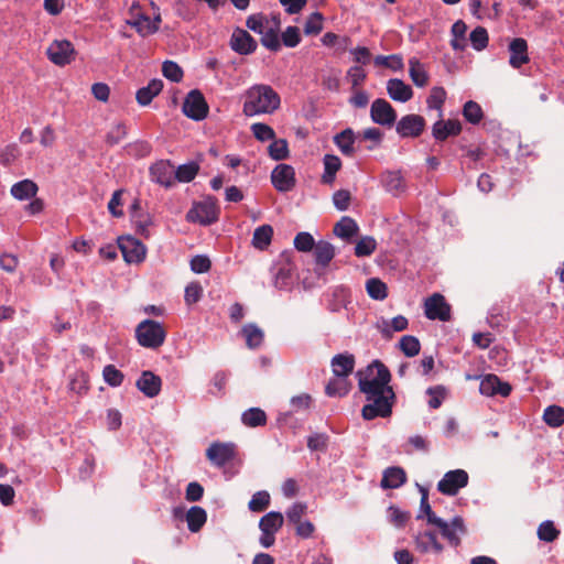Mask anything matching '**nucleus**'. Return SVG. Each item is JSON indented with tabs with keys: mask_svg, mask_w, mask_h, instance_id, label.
<instances>
[{
	"mask_svg": "<svg viewBox=\"0 0 564 564\" xmlns=\"http://www.w3.org/2000/svg\"><path fill=\"white\" fill-rule=\"evenodd\" d=\"M366 289L368 295L373 300L382 301L388 296V288L381 280L372 278L367 281Z\"/></svg>",
	"mask_w": 564,
	"mask_h": 564,
	"instance_id": "de8ad7c7",
	"label": "nucleus"
},
{
	"mask_svg": "<svg viewBox=\"0 0 564 564\" xmlns=\"http://www.w3.org/2000/svg\"><path fill=\"white\" fill-rule=\"evenodd\" d=\"M47 56L55 65L64 66L75 58L73 44L67 40H55L47 47Z\"/></svg>",
	"mask_w": 564,
	"mask_h": 564,
	"instance_id": "ddd939ff",
	"label": "nucleus"
},
{
	"mask_svg": "<svg viewBox=\"0 0 564 564\" xmlns=\"http://www.w3.org/2000/svg\"><path fill=\"white\" fill-rule=\"evenodd\" d=\"M307 512V505L304 502H294L285 512L288 522L295 524L302 521Z\"/></svg>",
	"mask_w": 564,
	"mask_h": 564,
	"instance_id": "e2e57ef3",
	"label": "nucleus"
},
{
	"mask_svg": "<svg viewBox=\"0 0 564 564\" xmlns=\"http://www.w3.org/2000/svg\"><path fill=\"white\" fill-rule=\"evenodd\" d=\"M183 113L195 121L205 119L209 111V106L199 89L191 90L182 105Z\"/></svg>",
	"mask_w": 564,
	"mask_h": 564,
	"instance_id": "0eeeda50",
	"label": "nucleus"
},
{
	"mask_svg": "<svg viewBox=\"0 0 564 564\" xmlns=\"http://www.w3.org/2000/svg\"><path fill=\"white\" fill-rule=\"evenodd\" d=\"M279 32H280V30L268 25L263 30V33L260 34L261 35V39H260L261 44L265 48H268L272 52H278L281 48Z\"/></svg>",
	"mask_w": 564,
	"mask_h": 564,
	"instance_id": "79ce46f5",
	"label": "nucleus"
},
{
	"mask_svg": "<svg viewBox=\"0 0 564 564\" xmlns=\"http://www.w3.org/2000/svg\"><path fill=\"white\" fill-rule=\"evenodd\" d=\"M328 436L325 433H315L307 437V447L312 452H326Z\"/></svg>",
	"mask_w": 564,
	"mask_h": 564,
	"instance_id": "69168bd1",
	"label": "nucleus"
},
{
	"mask_svg": "<svg viewBox=\"0 0 564 564\" xmlns=\"http://www.w3.org/2000/svg\"><path fill=\"white\" fill-rule=\"evenodd\" d=\"M399 347L406 357H414L419 355L421 349L419 339L411 335L402 336L399 341Z\"/></svg>",
	"mask_w": 564,
	"mask_h": 564,
	"instance_id": "09e8293b",
	"label": "nucleus"
},
{
	"mask_svg": "<svg viewBox=\"0 0 564 564\" xmlns=\"http://www.w3.org/2000/svg\"><path fill=\"white\" fill-rule=\"evenodd\" d=\"M462 132V123L456 119H440L432 127V135L436 141L443 142L449 137H456Z\"/></svg>",
	"mask_w": 564,
	"mask_h": 564,
	"instance_id": "aec40b11",
	"label": "nucleus"
},
{
	"mask_svg": "<svg viewBox=\"0 0 564 564\" xmlns=\"http://www.w3.org/2000/svg\"><path fill=\"white\" fill-rule=\"evenodd\" d=\"M425 126L426 121L422 116L410 113L397 122L395 130L402 138H417L423 133Z\"/></svg>",
	"mask_w": 564,
	"mask_h": 564,
	"instance_id": "9b49d317",
	"label": "nucleus"
},
{
	"mask_svg": "<svg viewBox=\"0 0 564 564\" xmlns=\"http://www.w3.org/2000/svg\"><path fill=\"white\" fill-rule=\"evenodd\" d=\"M446 100V91L443 87L435 86L431 89L430 95L426 99V105L430 109H436L440 111L442 117V107Z\"/></svg>",
	"mask_w": 564,
	"mask_h": 564,
	"instance_id": "a18cd8bd",
	"label": "nucleus"
},
{
	"mask_svg": "<svg viewBox=\"0 0 564 564\" xmlns=\"http://www.w3.org/2000/svg\"><path fill=\"white\" fill-rule=\"evenodd\" d=\"M104 380L111 387H119L124 379V375L113 365H107L102 370Z\"/></svg>",
	"mask_w": 564,
	"mask_h": 564,
	"instance_id": "052dcab7",
	"label": "nucleus"
},
{
	"mask_svg": "<svg viewBox=\"0 0 564 564\" xmlns=\"http://www.w3.org/2000/svg\"><path fill=\"white\" fill-rule=\"evenodd\" d=\"M358 230L359 228L357 223L348 216L341 217L340 220L337 221L333 228L334 235L346 240H349L350 238L356 236L358 234Z\"/></svg>",
	"mask_w": 564,
	"mask_h": 564,
	"instance_id": "7c9ffc66",
	"label": "nucleus"
},
{
	"mask_svg": "<svg viewBox=\"0 0 564 564\" xmlns=\"http://www.w3.org/2000/svg\"><path fill=\"white\" fill-rule=\"evenodd\" d=\"M284 523V517L279 511H270L259 521L261 535L259 542L261 546L269 549L275 542V534L281 530Z\"/></svg>",
	"mask_w": 564,
	"mask_h": 564,
	"instance_id": "423d86ee",
	"label": "nucleus"
},
{
	"mask_svg": "<svg viewBox=\"0 0 564 564\" xmlns=\"http://www.w3.org/2000/svg\"><path fill=\"white\" fill-rule=\"evenodd\" d=\"M207 521V513L205 509L198 506H193L186 512V522L188 530L193 533L198 532Z\"/></svg>",
	"mask_w": 564,
	"mask_h": 564,
	"instance_id": "2f4dec72",
	"label": "nucleus"
},
{
	"mask_svg": "<svg viewBox=\"0 0 564 564\" xmlns=\"http://www.w3.org/2000/svg\"><path fill=\"white\" fill-rule=\"evenodd\" d=\"M424 314L429 319L448 322L451 319V305L444 295L434 293L424 302Z\"/></svg>",
	"mask_w": 564,
	"mask_h": 564,
	"instance_id": "1a4fd4ad",
	"label": "nucleus"
},
{
	"mask_svg": "<svg viewBox=\"0 0 564 564\" xmlns=\"http://www.w3.org/2000/svg\"><path fill=\"white\" fill-rule=\"evenodd\" d=\"M415 543L416 549L422 553H426L430 550H434L436 553L443 551V545L437 541L435 532L432 531H426L419 534L416 536Z\"/></svg>",
	"mask_w": 564,
	"mask_h": 564,
	"instance_id": "473e14b6",
	"label": "nucleus"
},
{
	"mask_svg": "<svg viewBox=\"0 0 564 564\" xmlns=\"http://www.w3.org/2000/svg\"><path fill=\"white\" fill-rule=\"evenodd\" d=\"M463 116L468 122L477 124L481 121L484 112L476 101L469 100L463 107Z\"/></svg>",
	"mask_w": 564,
	"mask_h": 564,
	"instance_id": "8fccbe9b",
	"label": "nucleus"
},
{
	"mask_svg": "<svg viewBox=\"0 0 564 564\" xmlns=\"http://www.w3.org/2000/svg\"><path fill=\"white\" fill-rule=\"evenodd\" d=\"M375 65L391 68L393 70H400L403 68V59L398 54L389 56L378 55L375 57Z\"/></svg>",
	"mask_w": 564,
	"mask_h": 564,
	"instance_id": "5fc2aeb1",
	"label": "nucleus"
},
{
	"mask_svg": "<svg viewBox=\"0 0 564 564\" xmlns=\"http://www.w3.org/2000/svg\"><path fill=\"white\" fill-rule=\"evenodd\" d=\"M270 506V495L268 491H257L248 503V508L252 512H262Z\"/></svg>",
	"mask_w": 564,
	"mask_h": 564,
	"instance_id": "3c124183",
	"label": "nucleus"
},
{
	"mask_svg": "<svg viewBox=\"0 0 564 564\" xmlns=\"http://www.w3.org/2000/svg\"><path fill=\"white\" fill-rule=\"evenodd\" d=\"M271 182L279 192H290L295 187V171L289 164H279L271 172Z\"/></svg>",
	"mask_w": 564,
	"mask_h": 564,
	"instance_id": "2eb2a0df",
	"label": "nucleus"
},
{
	"mask_svg": "<svg viewBox=\"0 0 564 564\" xmlns=\"http://www.w3.org/2000/svg\"><path fill=\"white\" fill-rule=\"evenodd\" d=\"M387 93L392 100L399 102H406L413 97L411 86L399 78H391L387 82Z\"/></svg>",
	"mask_w": 564,
	"mask_h": 564,
	"instance_id": "b1692460",
	"label": "nucleus"
},
{
	"mask_svg": "<svg viewBox=\"0 0 564 564\" xmlns=\"http://www.w3.org/2000/svg\"><path fill=\"white\" fill-rule=\"evenodd\" d=\"M543 421L551 427L564 424V409L558 405H549L543 412Z\"/></svg>",
	"mask_w": 564,
	"mask_h": 564,
	"instance_id": "a19ab883",
	"label": "nucleus"
},
{
	"mask_svg": "<svg viewBox=\"0 0 564 564\" xmlns=\"http://www.w3.org/2000/svg\"><path fill=\"white\" fill-rule=\"evenodd\" d=\"M137 388L148 398L156 397L161 391L162 380L152 371H143L135 383Z\"/></svg>",
	"mask_w": 564,
	"mask_h": 564,
	"instance_id": "4be33fe9",
	"label": "nucleus"
},
{
	"mask_svg": "<svg viewBox=\"0 0 564 564\" xmlns=\"http://www.w3.org/2000/svg\"><path fill=\"white\" fill-rule=\"evenodd\" d=\"M388 517L389 521L395 525L397 528H403L408 520L410 519V512L402 511L395 506H391L388 508Z\"/></svg>",
	"mask_w": 564,
	"mask_h": 564,
	"instance_id": "774afa93",
	"label": "nucleus"
},
{
	"mask_svg": "<svg viewBox=\"0 0 564 564\" xmlns=\"http://www.w3.org/2000/svg\"><path fill=\"white\" fill-rule=\"evenodd\" d=\"M469 476L464 469H454L445 473L437 482V490L446 496H456L458 491L468 485Z\"/></svg>",
	"mask_w": 564,
	"mask_h": 564,
	"instance_id": "6e6552de",
	"label": "nucleus"
},
{
	"mask_svg": "<svg viewBox=\"0 0 564 564\" xmlns=\"http://www.w3.org/2000/svg\"><path fill=\"white\" fill-rule=\"evenodd\" d=\"M235 455L236 446L232 443L214 442L206 449L207 459L216 467L225 466Z\"/></svg>",
	"mask_w": 564,
	"mask_h": 564,
	"instance_id": "f8f14e48",
	"label": "nucleus"
},
{
	"mask_svg": "<svg viewBox=\"0 0 564 564\" xmlns=\"http://www.w3.org/2000/svg\"><path fill=\"white\" fill-rule=\"evenodd\" d=\"M359 391L367 395L380 394L387 390H393L389 386L391 372L380 360H373L365 369L356 373Z\"/></svg>",
	"mask_w": 564,
	"mask_h": 564,
	"instance_id": "f03ea898",
	"label": "nucleus"
},
{
	"mask_svg": "<svg viewBox=\"0 0 564 564\" xmlns=\"http://www.w3.org/2000/svg\"><path fill=\"white\" fill-rule=\"evenodd\" d=\"M560 531L555 528L552 521H544L539 525L538 536L545 542H553L557 539Z\"/></svg>",
	"mask_w": 564,
	"mask_h": 564,
	"instance_id": "680f3d73",
	"label": "nucleus"
},
{
	"mask_svg": "<svg viewBox=\"0 0 564 564\" xmlns=\"http://www.w3.org/2000/svg\"><path fill=\"white\" fill-rule=\"evenodd\" d=\"M273 228L270 225H262L253 231L252 246L259 250H265L272 240Z\"/></svg>",
	"mask_w": 564,
	"mask_h": 564,
	"instance_id": "e433bc0d",
	"label": "nucleus"
},
{
	"mask_svg": "<svg viewBox=\"0 0 564 564\" xmlns=\"http://www.w3.org/2000/svg\"><path fill=\"white\" fill-rule=\"evenodd\" d=\"M355 364V356L348 352L335 355L330 361L334 376L345 378L352 373Z\"/></svg>",
	"mask_w": 564,
	"mask_h": 564,
	"instance_id": "393cba45",
	"label": "nucleus"
},
{
	"mask_svg": "<svg viewBox=\"0 0 564 564\" xmlns=\"http://www.w3.org/2000/svg\"><path fill=\"white\" fill-rule=\"evenodd\" d=\"M251 131L254 135V138L261 142L273 140L275 138L274 130L262 122H257L251 126Z\"/></svg>",
	"mask_w": 564,
	"mask_h": 564,
	"instance_id": "0e129e2a",
	"label": "nucleus"
},
{
	"mask_svg": "<svg viewBox=\"0 0 564 564\" xmlns=\"http://www.w3.org/2000/svg\"><path fill=\"white\" fill-rule=\"evenodd\" d=\"M246 25L251 31L261 34L263 30L269 25V18L263 13L251 14L246 20Z\"/></svg>",
	"mask_w": 564,
	"mask_h": 564,
	"instance_id": "4d7b16f0",
	"label": "nucleus"
},
{
	"mask_svg": "<svg viewBox=\"0 0 564 564\" xmlns=\"http://www.w3.org/2000/svg\"><path fill=\"white\" fill-rule=\"evenodd\" d=\"M421 492V511L425 514L427 523L437 525L443 521V519L438 518L435 512L432 510L430 502H429V491L424 487H420Z\"/></svg>",
	"mask_w": 564,
	"mask_h": 564,
	"instance_id": "49530a36",
	"label": "nucleus"
},
{
	"mask_svg": "<svg viewBox=\"0 0 564 564\" xmlns=\"http://www.w3.org/2000/svg\"><path fill=\"white\" fill-rule=\"evenodd\" d=\"M382 184L393 195H399L405 189V181L400 172H386L382 175Z\"/></svg>",
	"mask_w": 564,
	"mask_h": 564,
	"instance_id": "72a5a7b5",
	"label": "nucleus"
},
{
	"mask_svg": "<svg viewBox=\"0 0 564 564\" xmlns=\"http://www.w3.org/2000/svg\"><path fill=\"white\" fill-rule=\"evenodd\" d=\"M118 247L128 263H139L145 258V246L138 239L126 236L118 239Z\"/></svg>",
	"mask_w": 564,
	"mask_h": 564,
	"instance_id": "9d476101",
	"label": "nucleus"
},
{
	"mask_svg": "<svg viewBox=\"0 0 564 564\" xmlns=\"http://www.w3.org/2000/svg\"><path fill=\"white\" fill-rule=\"evenodd\" d=\"M219 216V207L217 199L212 196L205 197L203 200L194 203L186 214V220L203 226L217 221Z\"/></svg>",
	"mask_w": 564,
	"mask_h": 564,
	"instance_id": "39448f33",
	"label": "nucleus"
},
{
	"mask_svg": "<svg viewBox=\"0 0 564 564\" xmlns=\"http://www.w3.org/2000/svg\"><path fill=\"white\" fill-rule=\"evenodd\" d=\"M149 172L151 181L165 187H171L174 185L173 166L170 161H156L150 166Z\"/></svg>",
	"mask_w": 564,
	"mask_h": 564,
	"instance_id": "a211bd4d",
	"label": "nucleus"
},
{
	"mask_svg": "<svg viewBox=\"0 0 564 564\" xmlns=\"http://www.w3.org/2000/svg\"><path fill=\"white\" fill-rule=\"evenodd\" d=\"M324 162V174L322 175V182L324 184H332L335 181L336 173L341 167V161L337 155L326 154L323 159Z\"/></svg>",
	"mask_w": 564,
	"mask_h": 564,
	"instance_id": "f704fd0d",
	"label": "nucleus"
},
{
	"mask_svg": "<svg viewBox=\"0 0 564 564\" xmlns=\"http://www.w3.org/2000/svg\"><path fill=\"white\" fill-rule=\"evenodd\" d=\"M334 143L338 147L340 152L346 156L355 154V132L352 129L347 128L334 137Z\"/></svg>",
	"mask_w": 564,
	"mask_h": 564,
	"instance_id": "c756f323",
	"label": "nucleus"
},
{
	"mask_svg": "<svg viewBox=\"0 0 564 564\" xmlns=\"http://www.w3.org/2000/svg\"><path fill=\"white\" fill-rule=\"evenodd\" d=\"M367 404L362 406L361 415L365 420H373L376 417H389L392 414V408L395 402V393L393 390H387L380 394L367 395Z\"/></svg>",
	"mask_w": 564,
	"mask_h": 564,
	"instance_id": "7ed1b4c3",
	"label": "nucleus"
},
{
	"mask_svg": "<svg viewBox=\"0 0 564 564\" xmlns=\"http://www.w3.org/2000/svg\"><path fill=\"white\" fill-rule=\"evenodd\" d=\"M323 30V15L319 12H313L306 20L304 33L306 35H317Z\"/></svg>",
	"mask_w": 564,
	"mask_h": 564,
	"instance_id": "bf43d9fd",
	"label": "nucleus"
},
{
	"mask_svg": "<svg viewBox=\"0 0 564 564\" xmlns=\"http://www.w3.org/2000/svg\"><path fill=\"white\" fill-rule=\"evenodd\" d=\"M409 75L417 87H424L429 83V75L423 64L415 57H412L409 61Z\"/></svg>",
	"mask_w": 564,
	"mask_h": 564,
	"instance_id": "c9c22d12",
	"label": "nucleus"
},
{
	"mask_svg": "<svg viewBox=\"0 0 564 564\" xmlns=\"http://www.w3.org/2000/svg\"><path fill=\"white\" fill-rule=\"evenodd\" d=\"M511 390V386L508 382H502L496 375H486L479 384L480 393L486 397L496 394L508 397Z\"/></svg>",
	"mask_w": 564,
	"mask_h": 564,
	"instance_id": "f3484780",
	"label": "nucleus"
},
{
	"mask_svg": "<svg viewBox=\"0 0 564 564\" xmlns=\"http://www.w3.org/2000/svg\"><path fill=\"white\" fill-rule=\"evenodd\" d=\"M280 104V96L271 86L258 84L246 90L242 112L247 117L272 113Z\"/></svg>",
	"mask_w": 564,
	"mask_h": 564,
	"instance_id": "f257e3e1",
	"label": "nucleus"
},
{
	"mask_svg": "<svg viewBox=\"0 0 564 564\" xmlns=\"http://www.w3.org/2000/svg\"><path fill=\"white\" fill-rule=\"evenodd\" d=\"M257 41L246 31L237 28L230 37V47L238 54L249 55L257 50Z\"/></svg>",
	"mask_w": 564,
	"mask_h": 564,
	"instance_id": "dca6fc26",
	"label": "nucleus"
},
{
	"mask_svg": "<svg viewBox=\"0 0 564 564\" xmlns=\"http://www.w3.org/2000/svg\"><path fill=\"white\" fill-rule=\"evenodd\" d=\"M199 171L196 162L180 165L174 172V178L181 183H188L195 178Z\"/></svg>",
	"mask_w": 564,
	"mask_h": 564,
	"instance_id": "37998d69",
	"label": "nucleus"
},
{
	"mask_svg": "<svg viewBox=\"0 0 564 564\" xmlns=\"http://www.w3.org/2000/svg\"><path fill=\"white\" fill-rule=\"evenodd\" d=\"M130 11L132 18L128 23L134 28L141 36L153 34L159 30L158 24L152 22L149 15L139 12V6L133 4Z\"/></svg>",
	"mask_w": 564,
	"mask_h": 564,
	"instance_id": "412c9836",
	"label": "nucleus"
},
{
	"mask_svg": "<svg viewBox=\"0 0 564 564\" xmlns=\"http://www.w3.org/2000/svg\"><path fill=\"white\" fill-rule=\"evenodd\" d=\"M509 63L513 68H520L529 62L528 43L522 37L513 39L509 44Z\"/></svg>",
	"mask_w": 564,
	"mask_h": 564,
	"instance_id": "5701e85b",
	"label": "nucleus"
},
{
	"mask_svg": "<svg viewBox=\"0 0 564 564\" xmlns=\"http://www.w3.org/2000/svg\"><path fill=\"white\" fill-rule=\"evenodd\" d=\"M163 89L161 79H152L147 86L138 89L135 99L140 106H148Z\"/></svg>",
	"mask_w": 564,
	"mask_h": 564,
	"instance_id": "bb28decb",
	"label": "nucleus"
},
{
	"mask_svg": "<svg viewBox=\"0 0 564 564\" xmlns=\"http://www.w3.org/2000/svg\"><path fill=\"white\" fill-rule=\"evenodd\" d=\"M370 117L375 123L391 127L397 120V111L386 99L377 98L371 104Z\"/></svg>",
	"mask_w": 564,
	"mask_h": 564,
	"instance_id": "4468645a",
	"label": "nucleus"
},
{
	"mask_svg": "<svg viewBox=\"0 0 564 564\" xmlns=\"http://www.w3.org/2000/svg\"><path fill=\"white\" fill-rule=\"evenodd\" d=\"M39 191L36 183L32 180L25 178L12 185L10 193L11 195L19 199L25 200L34 197Z\"/></svg>",
	"mask_w": 564,
	"mask_h": 564,
	"instance_id": "cd10ccee",
	"label": "nucleus"
},
{
	"mask_svg": "<svg viewBox=\"0 0 564 564\" xmlns=\"http://www.w3.org/2000/svg\"><path fill=\"white\" fill-rule=\"evenodd\" d=\"M162 74L165 78L174 83H180L184 76L182 67L173 61H165L163 63Z\"/></svg>",
	"mask_w": 564,
	"mask_h": 564,
	"instance_id": "603ef678",
	"label": "nucleus"
},
{
	"mask_svg": "<svg viewBox=\"0 0 564 564\" xmlns=\"http://www.w3.org/2000/svg\"><path fill=\"white\" fill-rule=\"evenodd\" d=\"M406 482V473L402 467L393 466L384 469L380 482L383 489H397Z\"/></svg>",
	"mask_w": 564,
	"mask_h": 564,
	"instance_id": "a878e982",
	"label": "nucleus"
},
{
	"mask_svg": "<svg viewBox=\"0 0 564 564\" xmlns=\"http://www.w3.org/2000/svg\"><path fill=\"white\" fill-rule=\"evenodd\" d=\"M268 152L271 159L282 161L289 158V144L285 139H273L272 143L268 147Z\"/></svg>",
	"mask_w": 564,
	"mask_h": 564,
	"instance_id": "c03bdc74",
	"label": "nucleus"
},
{
	"mask_svg": "<svg viewBox=\"0 0 564 564\" xmlns=\"http://www.w3.org/2000/svg\"><path fill=\"white\" fill-rule=\"evenodd\" d=\"M127 135V129L123 123H116L106 134V143L110 147L118 144Z\"/></svg>",
	"mask_w": 564,
	"mask_h": 564,
	"instance_id": "338daca9",
	"label": "nucleus"
},
{
	"mask_svg": "<svg viewBox=\"0 0 564 564\" xmlns=\"http://www.w3.org/2000/svg\"><path fill=\"white\" fill-rule=\"evenodd\" d=\"M349 391L350 383L345 377H335L325 387V393L328 397H345Z\"/></svg>",
	"mask_w": 564,
	"mask_h": 564,
	"instance_id": "4c0bfd02",
	"label": "nucleus"
},
{
	"mask_svg": "<svg viewBox=\"0 0 564 564\" xmlns=\"http://www.w3.org/2000/svg\"><path fill=\"white\" fill-rule=\"evenodd\" d=\"M135 337L142 347L155 349L163 345L166 332L159 322L144 319L137 326Z\"/></svg>",
	"mask_w": 564,
	"mask_h": 564,
	"instance_id": "20e7f679",
	"label": "nucleus"
},
{
	"mask_svg": "<svg viewBox=\"0 0 564 564\" xmlns=\"http://www.w3.org/2000/svg\"><path fill=\"white\" fill-rule=\"evenodd\" d=\"M469 40L471 42L473 47L476 51H481L487 47L489 37L488 32L482 26H477L474 29L469 35Z\"/></svg>",
	"mask_w": 564,
	"mask_h": 564,
	"instance_id": "864d4df0",
	"label": "nucleus"
},
{
	"mask_svg": "<svg viewBox=\"0 0 564 564\" xmlns=\"http://www.w3.org/2000/svg\"><path fill=\"white\" fill-rule=\"evenodd\" d=\"M313 251L316 264L322 268H326L335 257L334 246L325 240L317 241Z\"/></svg>",
	"mask_w": 564,
	"mask_h": 564,
	"instance_id": "c85d7f7f",
	"label": "nucleus"
},
{
	"mask_svg": "<svg viewBox=\"0 0 564 564\" xmlns=\"http://www.w3.org/2000/svg\"><path fill=\"white\" fill-rule=\"evenodd\" d=\"M316 246L313 236L310 232H299L294 238V247L301 252L312 251Z\"/></svg>",
	"mask_w": 564,
	"mask_h": 564,
	"instance_id": "6e6d98bb",
	"label": "nucleus"
},
{
	"mask_svg": "<svg viewBox=\"0 0 564 564\" xmlns=\"http://www.w3.org/2000/svg\"><path fill=\"white\" fill-rule=\"evenodd\" d=\"M242 334L246 338L247 346L251 349L258 348L263 341L264 334L254 324H247L242 327Z\"/></svg>",
	"mask_w": 564,
	"mask_h": 564,
	"instance_id": "ea45409f",
	"label": "nucleus"
},
{
	"mask_svg": "<svg viewBox=\"0 0 564 564\" xmlns=\"http://www.w3.org/2000/svg\"><path fill=\"white\" fill-rule=\"evenodd\" d=\"M241 421L249 427L263 426L267 424V414L260 408H250L242 413Z\"/></svg>",
	"mask_w": 564,
	"mask_h": 564,
	"instance_id": "58836bf2",
	"label": "nucleus"
},
{
	"mask_svg": "<svg viewBox=\"0 0 564 564\" xmlns=\"http://www.w3.org/2000/svg\"><path fill=\"white\" fill-rule=\"evenodd\" d=\"M436 527L449 544L455 547L460 544V535L466 533V528L460 517H455L451 523L443 520Z\"/></svg>",
	"mask_w": 564,
	"mask_h": 564,
	"instance_id": "6ab92c4d",
	"label": "nucleus"
},
{
	"mask_svg": "<svg viewBox=\"0 0 564 564\" xmlns=\"http://www.w3.org/2000/svg\"><path fill=\"white\" fill-rule=\"evenodd\" d=\"M377 242L370 236L362 237L355 246V254L357 257H368L376 250Z\"/></svg>",
	"mask_w": 564,
	"mask_h": 564,
	"instance_id": "13d9d810",
	"label": "nucleus"
}]
</instances>
